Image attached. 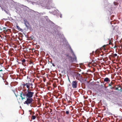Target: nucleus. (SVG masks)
Instances as JSON below:
<instances>
[{
	"label": "nucleus",
	"instance_id": "1",
	"mask_svg": "<svg viewBox=\"0 0 122 122\" xmlns=\"http://www.w3.org/2000/svg\"><path fill=\"white\" fill-rule=\"evenodd\" d=\"M34 81V80H33V82H32L31 80L30 79L27 83H24L22 84L23 87L26 86V88H28V89L25 92H21L20 93V97H21V99L22 100L24 99H26L24 103L28 105L32 103L33 101V99L32 97L34 94V92L31 91V90L29 88L30 86H31V89H33V87L32 86L33 85V83Z\"/></svg>",
	"mask_w": 122,
	"mask_h": 122
},
{
	"label": "nucleus",
	"instance_id": "2",
	"mask_svg": "<svg viewBox=\"0 0 122 122\" xmlns=\"http://www.w3.org/2000/svg\"><path fill=\"white\" fill-rule=\"evenodd\" d=\"M72 55H73V58L71 56H70V61L71 62H77V58L74 54L73 51H72Z\"/></svg>",
	"mask_w": 122,
	"mask_h": 122
},
{
	"label": "nucleus",
	"instance_id": "3",
	"mask_svg": "<svg viewBox=\"0 0 122 122\" xmlns=\"http://www.w3.org/2000/svg\"><path fill=\"white\" fill-rule=\"evenodd\" d=\"M78 82L77 81H73L71 83L72 87L74 88H77L78 86Z\"/></svg>",
	"mask_w": 122,
	"mask_h": 122
},
{
	"label": "nucleus",
	"instance_id": "4",
	"mask_svg": "<svg viewBox=\"0 0 122 122\" xmlns=\"http://www.w3.org/2000/svg\"><path fill=\"white\" fill-rule=\"evenodd\" d=\"M74 76L77 80H79L81 78V76L80 74L78 72H75L74 74Z\"/></svg>",
	"mask_w": 122,
	"mask_h": 122
},
{
	"label": "nucleus",
	"instance_id": "5",
	"mask_svg": "<svg viewBox=\"0 0 122 122\" xmlns=\"http://www.w3.org/2000/svg\"><path fill=\"white\" fill-rule=\"evenodd\" d=\"M24 24L25 25V26L27 28H28L29 25V24L28 22L26 19H24Z\"/></svg>",
	"mask_w": 122,
	"mask_h": 122
},
{
	"label": "nucleus",
	"instance_id": "6",
	"mask_svg": "<svg viewBox=\"0 0 122 122\" xmlns=\"http://www.w3.org/2000/svg\"><path fill=\"white\" fill-rule=\"evenodd\" d=\"M104 81L105 82H106L107 83H108L110 81V80L108 77H106L104 79Z\"/></svg>",
	"mask_w": 122,
	"mask_h": 122
},
{
	"label": "nucleus",
	"instance_id": "7",
	"mask_svg": "<svg viewBox=\"0 0 122 122\" xmlns=\"http://www.w3.org/2000/svg\"><path fill=\"white\" fill-rule=\"evenodd\" d=\"M25 60L24 59H23L21 60V64L24 66L26 65L25 64Z\"/></svg>",
	"mask_w": 122,
	"mask_h": 122
},
{
	"label": "nucleus",
	"instance_id": "8",
	"mask_svg": "<svg viewBox=\"0 0 122 122\" xmlns=\"http://www.w3.org/2000/svg\"><path fill=\"white\" fill-rule=\"evenodd\" d=\"M114 83L111 82L108 84V86H111L112 85L114 84Z\"/></svg>",
	"mask_w": 122,
	"mask_h": 122
},
{
	"label": "nucleus",
	"instance_id": "9",
	"mask_svg": "<svg viewBox=\"0 0 122 122\" xmlns=\"http://www.w3.org/2000/svg\"><path fill=\"white\" fill-rule=\"evenodd\" d=\"M7 28L6 27H4L3 28V29L5 32H7L8 29H7Z\"/></svg>",
	"mask_w": 122,
	"mask_h": 122
},
{
	"label": "nucleus",
	"instance_id": "10",
	"mask_svg": "<svg viewBox=\"0 0 122 122\" xmlns=\"http://www.w3.org/2000/svg\"><path fill=\"white\" fill-rule=\"evenodd\" d=\"M109 40V45H112V41L111 40H110L109 39H108Z\"/></svg>",
	"mask_w": 122,
	"mask_h": 122
},
{
	"label": "nucleus",
	"instance_id": "11",
	"mask_svg": "<svg viewBox=\"0 0 122 122\" xmlns=\"http://www.w3.org/2000/svg\"><path fill=\"white\" fill-rule=\"evenodd\" d=\"M3 63V60L2 59L0 60V65L2 64Z\"/></svg>",
	"mask_w": 122,
	"mask_h": 122
},
{
	"label": "nucleus",
	"instance_id": "12",
	"mask_svg": "<svg viewBox=\"0 0 122 122\" xmlns=\"http://www.w3.org/2000/svg\"><path fill=\"white\" fill-rule=\"evenodd\" d=\"M117 55L116 54H113L112 55V57H115L117 56Z\"/></svg>",
	"mask_w": 122,
	"mask_h": 122
},
{
	"label": "nucleus",
	"instance_id": "13",
	"mask_svg": "<svg viewBox=\"0 0 122 122\" xmlns=\"http://www.w3.org/2000/svg\"><path fill=\"white\" fill-rule=\"evenodd\" d=\"M36 118V117L34 115H33L32 116V119L33 120H34Z\"/></svg>",
	"mask_w": 122,
	"mask_h": 122
},
{
	"label": "nucleus",
	"instance_id": "14",
	"mask_svg": "<svg viewBox=\"0 0 122 122\" xmlns=\"http://www.w3.org/2000/svg\"><path fill=\"white\" fill-rule=\"evenodd\" d=\"M0 37L1 38V39L2 40L5 39L4 36H2L0 35Z\"/></svg>",
	"mask_w": 122,
	"mask_h": 122
},
{
	"label": "nucleus",
	"instance_id": "15",
	"mask_svg": "<svg viewBox=\"0 0 122 122\" xmlns=\"http://www.w3.org/2000/svg\"><path fill=\"white\" fill-rule=\"evenodd\" d=\"M69 113V111H67L66 112V114H68Z\"/></svg>",
	"mask_w": 122,
	"mask_h": 122
},
{
	"label": "nucleus",
	"instance_id": "16",
	"mask_svg": "<svg viewBox=\"0 0 122 122\" xmlns=\"http://www.w3.org/2000/svg\"><path fill=\"white\" fill-rule=\"evenodd\" d=\"M94 61H92L90 63L93 64L94 63Z\"/></svg>",
	"mask_w": 122,
	"mask_h": 122
},
{
	"label": "nucleus",
	"instance_id": "17",
	"mask_svg": "<svg viewBox=\"0 0 122 122\" xmlns=\"http://www.w3.org/2000/svg\"><path fill=\"white\" fill-rule=\"evenodd\" d=\"M3 71V70L2 69H0V71Z\"/></svg>",
	"mask_w": 122,
	"mask_h": 122
},
{
	"label": "nucleus",
	"instance_id": "18",
	"mask_svg": "<svg viewBox=\"0 0 122 122\" xmlns=\"http://www.w3.org/2000/svg\"><path fill=\"white\" fill-rule=\"evenodd\" d=\"M1 67L3 68V69H5V67L3 66H1Z\"/></svg>",
	"mask_w": 122,
	"mask_h": 122
},
{
	"label": "nucleus",
	"instance_id": "19",
	"mask_svg": "<svg viewBox=\"0 0 122 122\" xmlns=\"http://www.w3.org/2000/svg\"><path fill=\"white\" fill-rule=\"evenodd\" d=\"M2 31L0 27V32H1Z\"/></svg>",
	"mask_w": 122,
	"mask_h": 122
},
{
	"label": "nucleus",
	"instance_id": "20",
	"mask_svg": "<svg viewBox=\"0 0 122 122\" xmlns=\"http://www.w3.org/2000/svg\"><path fill=\"white\" fill-rule=\"evenodd\" d=\"M32 104V103H31V104H30V107H32V105H31V104Z\"/></svg>",
	"mask_w": 122,
	"mask_h": 122
},
{
	"label": "nucleus",
	"instance_id": "21",
	"mask_svg": "<svg viewBox=\"0 0 122 122\" xmlns=\"http://www.w3.org/2000/svg\"><path fill=\"white\" fill-rule=\"evenodd\" d=\"M106 46L105 45H104V46H103V47H106Z\"/></svg>",
	"mask_w": 122,
	"mask_h": 122
},
{
	"label": "nucleus",
	"instance_id": "22",
	"mask_svg": "<svg viewBox=\"0 0 122 122\" xmlns=\"http://www.w3.org/2000/svg\"><path fill=\"white\" fill-rule=\"evenodd\" d=\"M62 122H64V121L63 120H62Z\"/></svg>",
	"mask_w": 122,
	"mask_h": 122
},
{
	"label": "nucleus",
	"instance_id": "23",
	"mask_svg": "<svg viewBox=\"0 0 122 122\" xmlns=\"http://www.w3.org/2000/svg\"><path fill=\"white\" fill-rule=\"evenodd\" d=\"M60 17L61 18L62 17V15H61L60 16Z\"/></svg>",
	"mask_w": 122,
	"mask_h": 122
},
{
	"label": "nucleus",
	"instance_id": "24",
	"mask_svg": "<svg viewBox=\"0 0 122 122\" xmlns=\"http://www.w3.org/2000/svg\"><path fill=\"white\" fill-rule=\"evenodd\" d=\"M17 97V96H18V95H15Z\"/></svg>",
	"mask_w": 122,
	"mask_h": 122
},
{
	"label": "nucleus",
	"instance_id": "25",
	"mask_svg": "<svg viewBox=\"0 0 122 122\" xmlns=\"http://www.w3.org/2000/svg\"><path fill=\"white\" fill-rule=\"evenodd\" d=\"M50 109L51 110V112L52 111V109Z\"/></svg>",
	"mask_w": 122,
	"mask_h": 122
},
{
	"label": "nucleus",
	"instance_id": "26",
	"mask_svg": "<svg viewBox=\"0 0 122 122\" xmlns=\"http://www.w3.org/2000/svg\"><path fill=\"white\" fill-rule=\"evenodd\" d=\"M116 90H118V88H116Z\"/></svg>",
	"mask_w": 122,
	"mask_h": 122
},
{
	"label": "nucleus",
	"instance_id": "27",
	"mask_svg": "<svg viewBox=\"0 0 122 122\" xmlns=\"http://www.w3.org/2000/svg\"><path fill=\"white\" fill-rule=\"evenodd\" d=\"M91 55H93V54H92V53H91Z\"/></svg>",
	"mask_w": 122,
	"mask_h": 122
},
{
	"label": "nucleus",
	"instance_id": "28",
	"mask_svg": "<svg viewBox=\"0 0 122 122\" xmlns=\"http://www.w3.org/2000/svg\"><path fill=\"white\" fill-rule=\"evenodd\" d=\"M29 111L30 112H31V110H29Z\"/></svg>",
	"mask_w": 122,
	"mask_h": 122
},
{
	"label": "nucleus",
	"instance_id": "29",
	"mask_svg": "<svg viewBox=\"0 0 122 122\" xmlns=\"http://www.w3.org/2000/svg\"><path fill=\"white\" fill-rule=\"evenodd\" d=\"M113 88H114V87H111V89H112Z\"/></svg>",
	"mask_w": 122,
	"mask_h": 122
},
{
	"label": "nucleus",
	"instance_id": "30",
	"mask_svg": "<svg viewBox=\"0 0 122 122\" xmlns=\"http://www.w3.org/2000/svg\"><path fill=\"white\" fill-rule=\"evenodd\" d=\"M115 2H114V5H116V4H115Z\"/></svg>",
	"mask_w": 122,
	"mask_h": 122
},
{
	"label": "nucleus",
	"instance_id": "31",
	"mask_svg": "<svg viewBox=\"0 0 122 122\" xmlns=\"http://www.w3.org/2000/svg\"><path fill=\"white\" fill-rule=\"evenodd\" d=\"M1 69L0 68V69Z\"/></svg>",
	"mask_w": 122,
	"mask_h": 122
},
{
	"label": "nucleus",
	"instance_id": "32",
	"mask_svg": "<svg viewBox=\"0 0 122 122\" xmlns=\"http://www.w3.org/2000/svg\"><path fill=\"white\" fill-rule=\"evenodd\" d=\"M28 78V76H27V78Z\"/></svg>",
	"mask_w": 122,
	"mask_h": 122
}]
</instances>
